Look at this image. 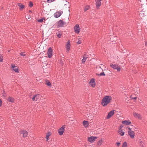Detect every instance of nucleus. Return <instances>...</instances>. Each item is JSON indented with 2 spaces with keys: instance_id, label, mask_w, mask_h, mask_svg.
<instances>
[{
  "instance_id": "423d86ee",
  "label": "nucleus",
  "mask_w": 147,
  "mask_h": 147,
  "mask_svg": "<svg viewBox=\"0 0 147 147\" xmlns=\"http://www.w3.org/2000/svg\"><path fill=\"white\" fill-rule=\"evenodd\" d=\"M97 137L95 136H91L88 138V141L91 143H93L94 142L96 139L97 138Z\"/></svg>"
},
{
  "instance_id": "393cba45",
  "label": "nucleus",
  "mask_w": 147,
  "mask_h": 147,
  "mask_svg": "<svg viewBox=\"0 0 147 147\" xmlns=\"http://www.w3.org/2000/svg\"><path fill=\"white\" fill-rule=\"evenodd\" d=\"M102 140H99L97 143V145L98 146H100L102 144Z\"/></svg>"
},
{
  "instance_id": "2eb2a0df",
  "label": "nucleus",
  "mask_w": 147,
  "mask_h": 147,
  "mask_svg": "<svg viewBox=\"0 0 147 147\" xmlns=\"http://www.w3.org/2000/svg\"><path fill=\"white\" fill-rule=\"evenodd\" d=\"M11 67L13 68V70L15 72L17 73L19 72L18 68V67L15 66L14 65H12Z\"/></svg>"
},
{
  "instance_id": "f8f14e48",
  "label": "nucleus",
  "mask_w": 147,
  "mask_h": 147,
  "mask_svg": "<svg viewBox=\"0 0 147 147\" xmlns=\"http://www.w3.org/2000/svg\"><path fill=\"white\" fill-rule=\"evenodd\" d=\"M133 115L134 117L136 118H138L140 119H142V115L139 113L135 112L133 113Z\"/></svg>"
},
{
  "instance_id": "7ed1b4c3",
  "label": "nucleus",
  "mask_w": 147,
  "mask_h": 147,
  "mask_svg": "<svg viewBox=\"0 0 147 147\" xmlns=\"http://www.w3.org/2000/svg\"><path fill=\"white\" fill-rule=\"evenodd\" d=\"M128 135L131 138H134L135 134L134 132L131 130V129L129 128H128Z\"/></svg>"
},
{
  "instance_id": "49530a36",
  "label": "nucleus",
  "mask_w": 147,
  "mask_h": 147,
  "mask_svg": "<svg viewBox=\"0 0 147 147\" xmlns=\"http://www.w3.org/2000/svg\"><path fill=\"white\" fill-rule=\"evenodd\" d=\"M100 67V68L101 69H102L101 68V66H100V67Z\"/></svg>"
},
{
  "instance_id": "f03ea898",
  "label": "nucleus",
  "mask_w": 147,
  "mask_h": 147,
  "mask_svg": "<svg viewBox=\"0 0 147 147\" xmlns=\"http://www.w3.org/2000/svg\"><path fill=\"white\" fill-rule=\"evenodd\" d=\"M65 125H63L58 130V132L60 136L62 135L65 131Z\"/></svg>"
},
{
  "instance_id": "6ab92c4d",
  "label": "nucleus",
  "mask_w": 147,
  "mask_h": 147,
  "mask_svg": "<svg viewBox=\"0 0 147 147\" xmlns=\"http://www.w3.org/2000/svg\"><path fill=\"white\" fill-rule=\"evenodd\" d=\"M82 57L83 59L82 60V63H84L87 58V55L84 54V55H83Z\"/></svg>"
},
{
  "instance_id": "1a4fd4ad",
  "label": "nucleus",
  "mask_w": 147,
  "mask_h": 147,
  "mask_svg": "<svg viewBox=\"0 0 147 147\" xmlns=\"http://www.w3.org/2000/svg\"><path fill=\"white\" fill-rule=\"evenodd\" d=\"M65 24V22L63 21L62 20H61L58 22L57 27H62Z\"/></svg>"
},
{
  "instance_id": "0eeeda50",
  "label": "nucleus",
  "mask_w": 147,
  "mask_h": 147,
  "mask_svg": "<svg viewBox=\"0 0 147 147\" xmlns=\"http://www.w3.org/2000/svg\"><path fill=\"white\" fill-rule=\"evenodd\" d=\"M74 31L76 33L78 34L80 31V28L78 24H76L74 28Z\"/></svg>"
},
{
  "instance_id": "72a5a7b5",
  "label": "nucleus",
  "mask_w": 147,
  "mask_h": 147,
  "mask_svg": "<svg viewBox=\"0 0 147 147\" xmlns=\"http://www.w3.org/2000/svg\"><path fill=\"white\" fill-rule=\"evenodd\" d=\"M20 55L21 56H24L26 55L23 52H21L20 53Z\"/></svg>"
},
{
  "instance_id": "bb28decb",
  "label": "nucleus",
  "mask_w": 147,
  "mask_h": 147,
  "mask_svg": "<svg viewBox=\"0 0 147 147\" xmlns=\"http://www.w3.org/2000/svg\"><path fill=\"white\" fill-rule=\"evenodd\" d=\"M45 83L48 86L51 87V83L49 81H47Z\"/></svg>"
},
{
  "instance_id": "20e7f679",
  "label": "nucleus",
  "mask_w": 147,
  "mask_h": 147,
  "mask_svg": "<svg viewBox=\"0 0 147 147\" xmlns=\"http://www.w3.org/2000/svg\"><path fill=\"white\" fill-rule=\"evenodd\" d=\"M110 66L113 69H117L118 71H120L121 70V68L119 67L118 65L116 64H114L111 63Z\"/></svg>"
},
{
  "instance_id": "aec40b11",
  "label": "nucleus",
  "mask_w": 147,
  "mask_h": 147,
  "mask_svg": "<svg viewBox=\"0 0 147 147\" xmlns=\"http://www.w3.org/2000/svg\"><path fill=\"white\" fill-rule=\"evenodd\" d=\"M58 32L56 33L57 36L58 38H60L62 36V32L60 31H58Z\"/></svg>"
},
{
  "instance_id": "4c0bfd02",
  "label": "nucleus",
  "mask_w": 147,
  "mask_h": 147,
  "mask_svg": "<svg viewBox=\"0 0 147 147\" xmlns=\"http://www.w3.org/2000/svg\"><path fill=\"white\" fill-rule=\"evenodd\" d=\"M131 99H134V101H135L136 100V98H137V97H134V98H133V97H131Z\"/></svg>"
},
{
  "instance_id": "412c9836",
  "label": "nucleus",
  "mask_w": 147,
  "mask_h": 147,
  "mask_svg": "<svg viewBox=\"0 0 147 147\" xmlns=\"http://www.w3.org/2000/svg\"><path fill=\"white\" fill-rule=\"evenodd\" d=\"M51 134L50 132H47L46 134V141H48L49 139V137L51 135Z\"/></svg>"
},
{
  "instance_id": "4be33fe9",
  "label": "nucleus",
  "mask_w": 147,
  "mask_h": 147,
  "mask_svg": "<svg viewBox=\"0 0 147 147\" xmlns=\"http://www.w3.org/2000/svg\"><path fill=\"white\" fill-rule=\"evenodd\" d=\"M21 133L23 134V137H25L27 136L28 133L26 131H22Z\"/></svg>"
},
{
  "instance_id": "dca6fc26",
  "label": "nucleus",
  "mask_w": 147,
  "mask_h": 147,
  "mask_svg": "<svg viewBox=\"0 0 147 147\" xmlns=\"http://www.w3.org/2000/svg\"><path fill=\"white\" fill-rule=\"evenodd\" d=\"M131 123L130 121L127 120H124L122 122V124L125 125H129Z\"/></svg>"
},
{
  "instance_id": "f3484780",
  "label": "nucleus",
  "mask_w": 147,
  "mask_h": 147,
  "mask_svg": "<svg viewBox=\"0 0 147 147\" xmlns=\"http://www.w3.org/2000/svg\"><path fill=\"white\" fill-rule=\"evenodd\" d=\"M20 7V10L22 11L23 10L24 7V5L21 3H18L17 4Z\"/></svg>"
},
{
  "instance_id": "a18cd8bd",
  "label": "nucleus",
  "mask_w": 147,
  "mask_h": 147,
  "mask_svg": "<svg viewBox=\"0 0 147 147\" xmlns=\"http://www.w3.org/2000/svg\"><path fill=\"white\" fill-rule=\"evenodd\" d=\"M29 12H31L32 11H31V10H29Z\"/></svg>"
},
{
  "instance_id": "c756f323",
  "label": "nucleus",
  "mask_w": 147,
  "mask_h": 147,
  "mask_svg": "<svg viewBox=\"0 0 147 147\" xmlns=\"http://www.w3.org/2000/svg\"><path fill=\"white\" fill-rule=\"evenodd\" d=\"M99 76H105V74L104 72H101L100 74H98Z\"/></svg>"
},
{
  "instance_id": "6e6552de",
  "label": "nucleus",
  "mask_w": 147,
  "mask_h": 147,
  "mask_svg": "<svg viewBox=\"0 0 147 147\" xmlns=\"http://www.w3.org/2000/svg\"><path fill=\"white\" fill-rule=\"evenodd\" d=\"M63 13V12L62 11H57L54 14V16L56 18H58L60 17Z\"/></svg>"
},
{
  "instance_id": "f704fd0d",
  "label": "nucleus",
  "mask_w": 147,
  "mask_h": 147,
  "mask_svg": "<svg viewBox=\"0 0 147 147\" xmlns=\"http://www.w3.org/2000/svg\"><path fill=\"white\" fill-rule=\"evenodd\" d=\"M43 19L41 18V19L38 20V22H42L43 21Z\"/></svg>"
},
{
  "instance_id": "c03bdc74",
  "label": "nucleus",
  "mask_w": 147,
  "mask_h": 147,
  "mask_svg": "<svg viewBox=\"0 0 147 147\" xmlns=\"http://www.w3.org/2000/svg\"><path fill=\"white\" fill-rule=\"evenodd\" d=\"M55 25H53V27H55Z\"/></svg>"
},
{
  "instance_id": "9b49d317",
  "label": "nucleus",
  "mask_w": 147,
  "mask_h": 147,
  "mask_svg": "<svg viewBox=\"0 0 147 147\" xmlns=\"http://www.w3.org/2000/svg\"><path fill=\"white\" fill-rule=\"evenodd\" d=\"M94 79V78L92 79L90 81L89 84L93 87L94 88L95 86V83Z\"/></svg>"
},
{
  "instance_id": "e433bc0d",
  "label": "nucleus",
  "mask_w": 147,
  "mask_h": 147,
  "mask_svg": "<svg viewBox=\"0 0 147 147\" xmlns=\"http://www.w3.org/2000/svg\"><path fill=\"white\" fill-rule=\"evenodd\" d=\"M81 43V41L80 40H78V41L77 42V44L79 45Z\"/></svg>"
},
{
  "instance_id": "a19ab883",
  "label": "nucleus",
  "mask_w": 147,
  "mask_h": 147,
  "mask_svg": "<svg viewBox=\"0 0 147 147\" xmlns=\"http://www.w3.org/2000/svg\"><path fill=\"white\" fill-rule=\"evenodd\" d=\"M35 97L34 96H33L32 98V100L33 101H34V100H36V99H35Z\"/></svg>"
},
{
  "instance_id": "ea45409f",
  "label": "nucleus",
  "mask_w": 147,
  "mask_h": 147,
  "mask_svg": "<svg viewBox=\"0 0 147 147\" xmlns=\"http://www.w3.org/2000/svg\"><path fill=\"white\" fill-rule=\"evenodd\" d=\"M120 144V142H117L116 143V144L117 145L118 147H119V145Z\"/></svg>"
},
{
  "instance_id": "39448f33",
  "label": "nucleus",
  "mask_w": 147,
  "mask_h": 147,
  "mask_svg": "<svg viewBox=\"0 0 147 147\" xmlns=\"http://www.w3.org/2000/svg\"><path fill=\"white\" fill-rule=\"evenodd\" d=\"M53 50L51 47H49L47 51V55L48 57L49 58H51L53 55Z\"/></svg>"
},
{
  "instance_id": "ddd939ff",
  "label": "nucleus",
  "mask_w": 147,
  "mask_h": 147,
  "mask_svg": "<svg viewBox=\"0 0 147 147\" xmlns=\"http://www.w3.org/2000/svg\"><path fill=\"white\" fill-rule=\"evenodd\" d=\"M70 41L69 40H68L67 43L66 45V51L68 52L70 49Z\"/></svg>"
},
{
  "instance_id": "5701e85b",
  "label": "nucleus",
  "mask_w": 147,
  "mask_h": 147,
  "mask_svg": "<svg viewBox=\"0 0 147 147\" xmlns=\"http://www.w3.org/2000/svg\"><path fill=\"white\" fill-rule=\"evenodd\" d=\"M118 133L121 136H123L125 134L124 132L122 130H118Z\"/></svg>"
},
{
  "instance_id": "a878e982",
  "label": "nucleus",
  "mask_w": 147,
  "mask_h": 147,
  "mask_svg": "<svg viewBox=\"0 0 147 147\" xmlns=\"http://www.w3.org/2000/svg\"><path fill=\"white\" fill-rule=\"evenodd\" d=\"M90 8V6L89 5H87L85 7L84 9V11H86L88 10Z\"/></svg>"
},
{
  "instance_id": "c9c22d12",
  "label": "nucleus",
  "mask_w": 147,
  "mask_h": 147,
  "mask_svg": "<svg viewBox=\"0 0 147 147\" xmlns=\"http://www.w3.org/2000/svg\"><path fill=\"white\" fill-rule=\"evenodd\" d=\"M55 0H47V2L48 3H50L54 1Z\"/></svg>"
},
{
  "instance_id": "9d476101",
  "label": "nucleus",
  "mask_w": 147,
  "mask_h": 147,
  "mask_svg": "<svg viewBox=\"0 0 147 147\" xmlns=\"http://www.w3.org/2000/svg\"><path fill=\"white\" fill-rule=\"evenodd\" d=\"M114 110H112L111 111L108 113L106 118L107 119H109L114 115Z\"/></svg>"
},
{
  "instance_id": "b1692460",
  "label": "nucleus",
  "mask_w": 147,
  "mask_h": 147,
  "mask_svg": "<svg viewBox=\"0 0 147 147\" xmlns=\"http://www.w3.org/2000/svg\"><path fill=\"white\" fill-rule=\"evenodd\" d=\"M7 100L11 102H13L14 101V99L13 98L9 97L7 99Z\"/></svg>"
},
{
  "instance_id": "f257e3e1",
  "label": "nucleus",
  "mask_w": 147,
  "mask_h": 147,
  "mask_svg": "<svg viewBox=\"0 0 147 147\" xmlns=\"http://www.w3.org/2000/svg\"><path fill=\"white\" fill-rule=\"evenodd\" d=\"M112 98L111 96L109 95L105 96L102 100L101 104L104 107L106 106L110 102Z\"/></svg>"
},
{
  "instance_id": "4468645a",
  "label": "nucleus",
  "mask_w": 147,
  "mask_h": 147,
  "mask_svg": "<svg viewBox=\"0 0 147 147\" xmlns=\"http://www.w3.org/2000/svg\"><path fill=\"white\" fill-rule=\"evenodd\" d=\"M102 0H96V5L97 8H98L101 4V1Z\"/></svg>"
},
{
  "instance_id": "a211bd4d",
  "label": "nucleus",
  "mask_w": 147,
  "mask_h": 147,
  "mask_svg": "<svg viewBox=\"0 0 147 147\" xmlns=\"http://www.w3.org/2000/svg\"><path fill=\"white\" fill-rule=\"evenodd\" d=\"M83 126L85 127H87L89 125V123L87 121H84L83 122Z\"/></svg>"
},
{
  "instance_id": "2f4dec72",
  "label": "nucleus",
  "mask_w": 147,
  "mask_h": 147,
  "mask_svg": "<svg viewBox=\"0 0 147 147\" xmlns=\"http://www.w3.org/2000/svg\"><path fill=\"white\" fill-rule=\"evenodd\" d=\"M140 145L142 147H144V143L142 142V141H141L140 142Z\"/></svg>"
},
{
  "instance_id": "58836bf2",
  "label": "nucleus",
  "mask_w": 147,
  "mask_h": 147,
  "mask_svg": "<svg viewBox=\"0 0 147 147\" xmlns=\"http://www.w3.org/2000/svg\"><path fill=\"white\" fill-rule=\"evenodd\" d=\"M123 127L122 125H121V126H120L119 127V130H122V129Z\"/></svg>"
},
{
  "instance_id": "cd10ccee",
  "label": "nucleus",
  "mask_w": 147,
  "mask_h": 147,
  "mask_svg": "<svg viewBox=\"0 0 147 147\" xmlns=\"http://www.w3.org/2000/svg\"><path fill=\"white\" fill-rule=\"evenodd\" d=\"M122 147H127V144L126 142H124L123 143Z\"/></svg>"
},
{
  "instance_id": "79ce46f5",
  "label": "nucleus",
  "mask_w": 147,
  "mask_h": 147,
  "mask_svg": "<svg viewBox=\"0 0 147 147\" xmlns=\"http://www.w3.org/2000/svg\"><path fill=\"white\" fill-rule=\"evenodd\" d=\"M2 102L1 100L0 99V107L2 105Z\"/></svg>"
},
{
  "instance_id": "7c9ffc66",
  "label": "nucleus",
  "mask_w": 147,
  "mask_h": 147,
  "mask_svg": "<svg viewBox=\"0 0 147 147\" xmlns=\"http://www.w3.org/2000/svg\"><path fill=\"white\" fill-rule=\"evenodd\" d=\"M0 61L2 62L3 61V58L2 55L0 54Z\"/></svg>"
},
{
  "instance_id": "37998d69",
  "label": "nucleus",
  "mask_w": 147,
  "mask_h": 147,
  "mask_svg": "<svg viewBox=\"0 0 147 147\" xmlns=\"http://www.w3.org/2000/svg\"><path fill=\"white\" fill-rule=\"evenodd\" d=\"M145 45L146 46H147V41L146 42H145Z\"/></svg>"
},
{
  "instance_id": "de8ad7c7",
  "label": "nucleus",
  "mask_w": 147,
  "mask_h": 147,
  "mask_svg": "<svg viewBox=\"0 0 147 147\" xmlns=\"http://www.w3.org/2000/svg\"><path fill=\"white\" fill-rule=\"evenodd\" d=\"M10 51H8V52H9Z\"/></svg>"
},
{
  "instance_id": "c85d7f7f",
  "label": "nucleus",
  "mask_w": 147,
  "mask_h": 147,
  "mask_svg": "<svg viewBox=\"0 0 147 147\" xmlns=\"http://www.w3.org/2000/svg\"><path fill=\"white\" fill-rule=\"evenodd\" d=\"M34 96L35 97V99H36V100H36L39 98V95L38 94V95H35Z\"/></svg>"
},
{
  "instance_id": "473e14b6",
  "label": "nucleus",
  "mask_w": 147,
  "mask_h": 147,
  "mask_svg": "<svg viewBox=\"0 0 147 147\" xmlns=\"http://www.w3.org/2000/svg\"><path fill=\"white\" fill-rule=\"evenodd\" d=\"M33 6V3H32V2L30 1L29 3V6L30 7H32Z\"/></svg>"
}]
</instances>
